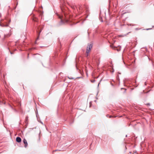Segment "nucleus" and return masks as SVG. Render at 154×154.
<instances>
[{
  "instance_id": "1",
  "label": "nucleus",
  "mask_w": 154,
  "mask_h": 154,
  "mask_svg": "<svg viewBox=\"0 0 154 154\" xmlns=\"http://www.w3.org/2000/svg\"><path fill=\"white\" fill-rule=\"evenodd\" d=\"M92 45L91 44H89L88 45V46L87 48L86 51V53L87 54L86 56L87 57L88 56V54L90 52L91 49L92 48Z\"/></svg>"
},
{
  "instance_id": "2",
  "label": "nucleus",
  "mask_w": 154,
  "mask_h": 154,
  "mask_svg": "<svg viewBox=\"0 0 154 154\" xmlns=\"http://www.w3.org/2000/svg\"><path fill=\"white\" fill-rule=\"evenodd\" d=\"M58 17L60 19H61V21L62 22L67 23L69 21L66 18L63 20V19L64 18L63 16H59Z\"/></svg>"
},
{
  "instance_id": "3",
  "label": "nucleus",
  "mask_w": 154,
  "mask_h": 154,
  "mask_svg": "<svg viewBox=\"0 0 154 154\" xmlns=\"http://www.w3.org/2000/svg\"><path fill=\"white\" fill-rule=\"evenodd\" d=\"M23 142L25 144L24 147L25 148H26L28 145V143H27L26 140L25 139H24L23 140Z\"/></svg>"
},
{
  "instance_id": "4",
  "label": "nucleus",
  "mask_w": 154,
  "mask_h": 154,
  "mask_svg": "<svg viewBox=\"0 0 154 154\" xmlns=\"http://www.w3.org/2000/svg\"><path fill=\"white\" fill-rule=\"evenodd\" d=\"M16 141L18 143H20L21 141V138L19 137H17L16 138Z\"/></svg>"
},
{
  "instance_id": "5",
  "label": "nucleus",
  "mask_w": 154,
  "mask_h": 154,
  "mask_svg": "<svg viewBox=\"0 0 154 154\" xmlns=\"http://www.w3.org/2000/svg\"><path fill=\"white\" fill-rule=\"evenodd\" d=\"M79 10L80 12H82V8L80 5H79Z\"/></svg>"
},
{
  "instance_id": "6",
  "label": "nucleus",
  "mask_w": 154,
  "mask_h": 154,
  "mask_svg": "<svg viewBox=\"0 0 154 154\" xmlns=\"http://www.w3.org/2000/svg\"><path fill=\"white\" fill-rule=\"evenodd\" d=\"M0 26L2 27H6L8 26V25H5L4 24H2L0 22Z\"/></svg>"
},
{
  "instance_id": "7",
  "label": "nucleus",
  "mask_w": 154,
  "mask_h": 154,
  "mask_svg": "<svg viewBox=\"0 0 154 154\" xmlns=\"http://www.w3.org/2000/svg\"><path fill=\"white\" fill-rule=\"evenodd\" d=\"M68 78L69 79H74V78L72 77H68Z\"/></svg>"
},
{
  "instance_id": "8",
  "label": "nucleus",
  "mask_w": 154,
  "mask_h": 154,
  "mask_svg": "<svg viewBox=\"0 0 154 154\" xmlns=\"http://www.w3.org/2000/svg\"><path fill=\"white\" fill-rule=\"evenodd\" d=\"M100 21L101 22H103V20H102V18H100Z\"/></svg>"
},
{
  "instance_id": "9",
  "label": "nucleus",
  "mask_w": 154,
  "mask_h": 154,
  "mask_svg": "<svg viewBox=\"0 0 154 154\" xmlns=\"http://www.w3.org/2000/svg\"><path fill=\"white\" fill-rule=\"evenodd\" d=\"M110 47L113 49H114V48H115V47H114L112 45H110Z\"/></svg>"
},
{
  "instance_id": "10",
  "label": "nucleus",
  "mask_w": 154,
  "mask_h": 154,
  "mask_svg": "<svg viewBox=\"0 0 154 154\" xmlns=\"http://www.w3.org/2000/svg\"><path fill=\"white\" fill-rule=\"evenodd\" d=\"M86 13H88V9H87V7H86Z\"/></svg>"
},
{
  "instance_id": "11",
  "label": "nucleus",
  "mask_w": 154,
  "mask_h": 154,
  "mask_svg": "<svg viewBox=\"0 0 154 154\" xmlns=\"http://www.w3.org/2000/svg\"><path fill=\"white\" fill-rule=\"evenodd\" d=\"M117 50L118 51H120L121 50V49L119 48V49H117Z\"/></svg>"
},
{
  "instance_id": "12",
  "label": "nucleus",
  "mask_w": 154,
  "mask_h": 154,
  "mask_svg": "<svg viewBox=\"0 0 154 154\" xmlns=\"http://www.w3.org/2000/svg\"><path fill=\"white\" fill-rule=\"evenodd\" d=\"M28 117H26V121H27V120H28Z\"/></svg>"
},
{
  "instance_id": "13",
  "label": "nucleus",
  "mask_w": 154,
  "mask_h": 154,
  "mask_svg": "<svg viewBox=\"0 0 154 154\" xmlns=\"http://www.w3.org/2000/svg\"><path fill=\"white\" fill-rule=\"evenodd\" d=\"M95 80H92L91 81V82H95Z\"/></svg>"
},
{
  "instance_id": "14",
  "label": "nucleus",
  "mask_w": 154,
  "mask_h": 154,
  "mask_svg": "<svg viewBox=\"0 0 154 154\" xmlns=\"http://www.w3.org/2000/svg\"><path fill=\"white\" fill-rule=\"evenodd\" d=\"M146 105H147L150 106V104L149 103H148L146 104Z\"/></svg>"
},
{
  "instance_id": "15",
  "label": "nucleus",
  "mask_w": 154,
  "mask_h": 154,
  "mask_svg": "<svg viewBox=\"0 0 154 154\" xmlns=\"http://www.w3.org/2000/svg\"><path fill=\"white\" fill-rule=\"evenodd\" d=\"M112 117V116H109V118H111V117Z\"/></svg>"
},
{
  "instance_id": "16",
  "label": "nucleus",
  "mask_w": 154,
  "mask_h": 154,
  "mask_svg": "<svg viewBox=\"0 0 154 154\" xmlns=\"http://www.w3.org/2000/svg\"><path fill=\"white\" fill-rule=\"evenodd\" d=\"M107 116V117H108V116H109V115H107V116Z\"/></svg>"
},
{
  "instance_id": "17",
  "label": "nucleus",
  "mask_w": 154,
  "mask_h": 154,
  "mask_svg": "<svg viewBox=\"0 0 154 154\" xmlns=\"http://www.w3.org/2000/svg\"><path fill=\"white\" fill-rule=\"evenodd\" d=\"M125 137H127V135H126V136H125Z\"/></svg>"
},
{
  "instance_id": "18",
  "label": "nucleus",
  "mask_w": 154,
  "mask_h": 154,
  "mask_svg": "<svg viewBox=\"0 0 154 154\" xmlns=\"http://www.w3.org/2000/svg\"><path fill=\"white\" fill-rule=\"evenodd\" d=\"M147 29V30H149V29Z\"/></svg>"
},
{
  "instance_id": "19",
  "label": "nucleus",
  "mask_w": 154,
  "mask_h": 154,
  "mask_svg": "<svg viewBox=\"0 0 154 154\" xmlns=\"http://www.w3.org/2000/svg\"><path fill=\"white\" fill-rule=\"evenodd\" d=\"M10 53H11V54H12V53L11 52H10Z\"/></svg>"
},
{
  "instance_id": "20",
  "label": "nucleus",
  "mask_w": 154,
  "mask_h": 154,
  "mask_svg": "<svg viewBox=\"0 0 154 154\" xmlns=\"http://www.w3.org/2000/svg\"><path fill=\"white\" fill-rule=\"evenodd\" d=\"M57 151V150H55V151Z\"/></svg>"
},
{
  "instance_id": "21",
  "label": "nucleus",
  "mask_w": 154,
  "mask_h": 154,
  "mask_svg": "<svg viewBox=\"0 0 154 154\" xmlns=\"http://www.w3.org/2000/svg\"><path fill=\"white\" fill-rule=\"evenodd\" d=\"M38 38H37V39H38Z\"/></svg>"
},
{
  "instance_id": "22",
  "label": "nucleus",
  "mask_w": 154,
  "mask_h": 154,
  "mask_svg": "<svg viewBox=\"0 0 154 154\" xmlns=\"http://www.w3.org/2000/svg\"><path fill=\"white\" fill-rule=\"evenodd\" d=\"M11 108H12V107H11V106H10Z\"/></svg>"
}]
</instances>
